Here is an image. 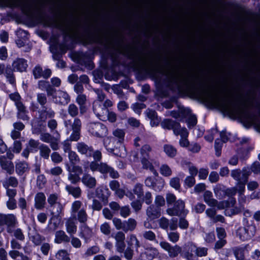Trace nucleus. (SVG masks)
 Here are the masks:
<instances>
[{
	"instance_id": "nucleus-4",
	"label": "nucleus",
	"mask_w": 260,
	"mask_h": 260,
	"mask_svg": "<svg viewBox=\"0 0 260 260\" xmlns=\"http://www.w3.org/2000/svg\"><path fill=\"white\" fill-rule=\"evenodd\" d=\"M159 245L160 247L168 252L170 257H177L182 251V248L178 245L172 246L170 243L166 241H161Z\"/></svg>"
},
{
	"instance_id": "nucleus-46",
	"label": "nucleus",
	"mask_w": 260,
	"mask_h": 260,
	"mask_svg": "<svg viewBox=\"0 0 260 260\" xmlns=\"http://www.w3.org/2000/svg\"><path fill=\"white\" fill-rule=\"evenodd\" d=\"M52 207V213L54 216L61 217L60 214L62 213V211L63 209L62 205L59 203L53 206Z\"/></svg>"
},
{
	"instance_id": "nucleus-57",
	"label": "nucleus",
	"mask_w": 260,
	"mask_h": 260,
	"mask_svg": "<svg viewBox=\"0 0 260 260\" xmlns=\"http://www.w3.org/2000/svg\"><path fill=\"white\" fill-rule=\"evenodd\" d=\"M143 186L142 184L139 183L137 184L134 187V188L133 189L134 192L137 195V196L139 198H141L143 194Z\"/></svg>"
},
{
	"instance_id": "nucleus-18",
	"label": "nucleus",
	"mask_w": 260,
	"mask_h": 260,
	"mask_svg": "<svg viewBox=\"0 0 260 260\" xmlns=\"http://www.w3.org/2000/svg\"><path fill=\"white\" fill-rule=\"evenodd\" d=\"M38 88L42 90H46L48 96L52 95L56 91V90L52 87L48 81L41 80L38 82Z\"/></svg>"
},
{
	"instance_id": "nucleus-33",
	"label": "nucleus",
	"mask_w": 260,
	"mask_h": 260,
	"mask_svg": "<svg viewBox=\"0 0 260 260\" xmlns=\"http://www.w3.org/2000/svg\"><path fill=\"white\" fill-rule=\"evenodd\" d=\"M76 102L80 106V111L81 114L84 113L85 112V104L86 102V97L85 95L83 94H80L78 95L76 99Z\"/></svg>"
},
{
	"instance_id": "nucleus-21",
	"label": "nucleus",
	"mask_w": 260,
	"mask_h": 260,
	"mask_svg": "<svg viewBox=\"0 0 260 260\" xmlns=\"http://www.w3.org/2000/svg\"><path fill=\"white\" fill-rule=\"evenodd\" d=\"M146 213L148 217L151 220L157 218L160 216V209L153 205H151L147 208Z\"/></svg>"
},
{
	"instance_id": "nucleus-19",
	"label": "nucleus",
	"mask_w": 260,
	"mask_h": 260,
	"mask_svg": "<svg viewBox=\"0 0 260 260\" xmlns=\"http://www.w3.org/2000/svg\"><path fill=\"white\" fill-rule=\"evenodd\" d=\"M118 146L114 148H107V150L114 153L115 155L122 157L126 154V150L121 140L117 142Z\"/></svg>"
},
{
	"instance_id": "nucleus-30",
	"label": "nucleus",
	"mask_w": 260,
	"mask_h": 260,
	"mask_svg": "<svg viewBox=\"0 0 260 260\" xmlns=\"http://www.w3.org/2000/svg\"><path fill=\"white\" fill-rule=\"evenodd\" d=\"M189 114V110L183 108H179L177 111H173L170 115L175 118H183L185 117Z\"/></svg>"
},
{
	"instance_id": "nucleus-38",
	"label": "nucleus",
	"mask_w": 260,
	"mask_h": 260,
	"mask_svg": "<svg viewBox=\"0 0 260 260\" xmlns=\"http://www.w3.org/2000/svg\"><path fill=\"white\" fill-rule=\"evenodd\" d=\"M164 151L170 157H174L177 154V149L172 145H165L164 147Z\"/></svg>"
},
{
	"instance_id": "nucleus-43",
	"label": "nucleus",
	"mask_w": 260,
	"mask_h": 260,
	"mask_svg": "<svg viewBox=\"0 0 260 260\" xmlns=\"http://www.w3.org/2000/svg\"><path fill=\"white\" fill-rule=\"evenodd\" d=\"M6 77L11 84L15 83V79L13 73V70L11 68H7L6 69Z\"/></svg>"
},
{
	"instance_id": "nucleus-62",
	"label": "nucleus",
	"mask_w": 260,
	"mask_h": 260,
	"mask_svg": "<svg viewBox=\"0 0 260 260\" xmlns=\"http://www.w3.org/2000/svg\"><path fill=\"white\" fill-rule=\"evenodd\" d=\"M124 257L128 260H131L132 259L133 254H134V251L132 249L131 247L128 246L125 250L124 252Z\"/></svg>"
},
{
	"instance_id": "nucleus-8",
	"label": "nucleus",
	"mask_w": 260,
	"mask_h": 260,
	"mask_svg": "<svg viewBox=\"0 0 260 260\" xmlns=\"http://www.w3.org/2000/svg\"><path fill=\"white\" fill-rule=\"evenodd\" d=\"M161 126L168 129H173L175 135L178 136L179 132L182 129L180 124L170 119H165L161 123Z\"/></svg>"
},
{
	"instance_id": "nucleus-55",
	"label": "nucleus",
	"mask_w": 260,
	"mask_h": 260,
	"mask_svg": "<svg viewBox=\"0 0 260 260\" xmlns=\"http://www.w3.org/2000/svg\"><path fill=\"white\" fill-rule=\"evenodd\" d=\"M116 242H124L125 239V235L123 231L117 232L114 236Z\"/></svg>"
},
{
	"instance_id": "nucleus-1",
	"label": "nucleus",
	"mask_w": 260,
	"mask_h": 260,
	"mask_svg": "<svg viewBox=\"0 0 260 260\" xmlns=\"http://www.w3.org/2000/svg\"><path fill=\"white\" fill-rule=\"evenodd\" d=\"M189 91L192 94L209 101L215 105L220 104L218 94L214 91L204 87L203 85H191L188 87Z\"/></svg>"
},
{
	"instance_id": "nucleus-15",
	"label": "nucleus",
	"mask_w": 260,
	"mask_h": 260,
	"mask_svg": "<svg viewBox=\"0 0 260 260\" xmlns=\"http://www.w3.org/2000/svg\"><path fill=\"white\" fill-rule=\"evenodd\" d=\"M196 246L191 242L185 244L184 256L187 260H196V256L192 253V252H196Z\"/></svg>"
},
{
	"instance_id": "nucleus-37",
	"label": "nucleus",
	"mask_w": 260,
	"mask_h": 260,
	"mask_svg": "<svg viewBox=\"0 0 260 260\" xmlns=\"http://www.w3.org/2000/svg\"><path fill=\"white\" fill-rule=\"evenodd\" d=\"M54 115L55 113L53 110L51 109L47 110L46 108L41 111L40 118L41 120L45 121L48 118H52Z\"/></svg>"
},
{
	"instance_id": "nucleus-3",
	"label": "nucleus",
	"mask_w": 260,
	"mask_h": 260,
	"mask_svg": "<svg viewBox=\"0 0 260 260\" xmlns=\"http://www.w3.org/2000/svg\"><path fill=\"white\" fill-rule=\"evenodd\" d=\"M89 132L98 137L105 136L108 132L106 126L100 122L90 123L88 126Z\"/></svg>"
},
{
	"instance_id": "nucleus-56",
	"label": "nucleus",
	"mask_w": 260,
	"mask_h": 260,
	"mask_svg": "<svg viewBox=\"0 0 260 260\" xmlns=\"http://www.w3.org/2000/svg\"><path fill=\"white\" fill-rule=\"evenodd\" d=\"M131 212V209L128 206H123L120 208V214L124 218H126L128 216L130 215Z\"/></svg>"
},
{
	"instance_id": "nucleus-27",
	"label": "nucleus",
	"mask_w": 260,
	"mask_h": 260,
	"mask_svg": "<svg viewBox=\"0 0 260 260\" xmlns=\"http://www.w3.org/2000/svg\"><path fill=\"white\" fill-rule=\"evenodd\" d=\"M56 101L61 105H65L69 103L70 98L68 94L63 91H58L56 98Z\"/></svg>"
},
{
	"instance_id": "nucleus-51",
	"label": "nucleus",
	"mask_w": 260,
	"mask_h": 260,
	"mask_svg": "<svg viewBox=\"0 0 260 260\" xmlns=\"http://www.w3.org/2000/svg\"><path fill=\"white\" fill-rule=\"evenodd\" d=\"M68 110L69 114L72 117H75L78 114V108L75 104H70Z\"/></svg>"
},
{
	"instance_id": "nucleus-12",
	"label": "nucleus",
	"mask_w": 260,
	"mask_h": 260,
	"mask_svg": "<svg viewBox=\"0 0 260 260\" xmlns=\"http://www.w3.org/2000/svg\"><path fill=\"white\" fill-rule=\"evenodd\" d=\"M158 254V250L155 248H146L142 252L140 257V260H152Z\"/></svg>"
},
{
	"instance_id": "nucleus-35",
	"label": "nucleus",
	"mask_w": 260,
	"mask_h": 260,
	"mask_svg": "<svg viewBox=\"0 0 260 260\" xmlns=\"http://www.w3.org/2000/svg\"><path fill=\"white\" fill-rule=\"evenodd\" d=\"M81 223H85L88 220V215L84 209H81L77 212L76 220Z\"/></svg>"
},
{
	"instance_id": "nucleus-7",
	"label": "nucleus",
	"mask_w": 260,
	"mask_h": 260,
	"mask_svg": "<svg viewBox=\"0 0 260 260\" xmlns=\"http://www.w3.org/2000/svg\"><path fill=\"white\" fill-rule=\"evenodd\" d=\"M93 110L100 119L103 121L107 120L108 110L104 108L102 103L98 101L94 102Z\"/></svg>"
},
{
	"instance_id": "nucleus-53",
	"label": "nucleus",
	"mask_w": 260,
	"mask_h": 260,
	"mask_svg": "<svg viewBox=\"0 0 260 260\" xmlns=\"http://www.w3.org/2000/svg\"><path fill=\"white\" fill-rule=\"evenodd\" d=\"M208 249L206 247H196V254L197 256H205L208 254Z\"/></svg>"
},
{
	"instance_id": "nucleus-48",
	"label": "nucleus",
	"mask_w": 260,
	"mask_h": 260,
	"mask_svg": "<svg viewBox=\"0 0 260 260\" xmlns=\"http://www.w3.org/2000/svg\"><path fill=\"white\" fill-rule=\"evenodd\" d=\"M31 239L35 244L36 245H40L42 242L45 240V238L42 237L38 233H35L31 237Z\"/></svg>"
},
{
	"instance_id": "nucleus-14",
	"label": "nucleus",
	"mask_w": 260,
	"mask_h": 260,
	"mask_svg": "<svg viewBox=\"0 0 260 260\" xmlns=\"http://www.w3.org/2000/svg\"><path fill=\"white\" fill-rule=\"evenodd\" d=\"M27 66V60L22 58H17L12 63L13 70L20 72L26 71Z\"/></svg>"
},
{
	"instance_id": "nucleus-59",
	"label": "nucleus",
	"mask_w": 260,
	"mask_h": 260,
	"mask_svg": "<svg viewBox=\"0 0 260 260\" xmlns=\"http://www.w3.org/2000/svg\"><path fill=\"white\" fill-rule=\"evenodd\" d=\"M58 196L56 194H51L48 198V202L51 207L55 205L58 203L57 202Z\"/></svg>"
},
{
	"instance_id": "nucleus-11",
	"label": "nucleus",
	"mask_w": 260,
	"mask_h": 260,
	"mask_svg": "<svg viewBox=\"0 0 260 260\" xmlns=\"http://www.w3.org/2000/svg\"><path fill=\"white\" fill-rule=\"evenodd\" d=\"M76 217L68 218L65 223L66 231L70 235L75 234L77 231Z\"/></svg>"
},
{
	"instance_id": "nucleus-31",
	"label": "nucleus",
	"mask_w": 260,
	"mask_h": 260,
	"mask_svg": "<svg viewBox=\"0 0 260 260\" xmlns=\"http://www.w3.org/2000/svg\"><path fill=\"white\" fill-rule=\"evenodd\" d=\"M66 189L69 194H72L75 198H78L81 196V189L79 187H74L68 185L66 186Z\"/></svg>"
},
{
	"instance_id": "nucleus-28",
	"label": "nucleus",
	"mask_w": 260,
	"mask_h": 260,
	"mask_svg": "<svg viewBox=\"0 0 260 260\" xmlns=\"http://www.w3.org/2000/svg\"><path fill=\"white\" fill-rule=\"evenodd\" d=\"M204 201L211 207L216 206L217 201L212 198V193L210 191H206L204 194Z\"/></svg>"
},
{
	"instance_id": "nucleus-41",
	"label": "nucleus",
	"mask_w": 260,
	"mask_h": 260,
	"mask_svg": "<svg viewBox=\"0 0 260 260\" xmlns=\"http://www.w3.org/2000/svg\"><path fill=\"white\" fill-rule=\"evenodd\" d=\"M151 151V147L150 145L145 144L143 145L140 150L141 158H149V153Z\"/></svg>"
},
{
	"instance_id": "nucleus-34",
	"label": "nucleus",
	"mask_w": 260,
	"mask_h": 260,
	"mask_svg": "<svg viewBox=\"0 0 260 260\" xmlns=\"http://www.w3.org/2000/svg\"><path fill=\"white\" fill-rule=\"evenodd\" d=\"M68 169L67 170L69 172L68 179L71 183L76 184L79 182L80 180V176L75 173H73L71 171V168L68 165H67Z\"/></svg>"
},
{
	"instance_id": "nucleus-63",
	"label": "nucleus",
	"mask_w": 260,
	"mask_h": 260,
	"mask_svg": "<svg viewBox=\"0 0 260 260\" xmlns=\"http://www.w3.org/2000/svg\"><path fill=\"white\" fill-rule=\"evenodd\" d=\"M51 158L52 160L55 163H59L62 161V156L57 152H53L51 155Z\"/></svg>"
},
{
	"instance_id": "nucleus-25",
	"label": "nucleus",
	"mask_w": 260,
	"mask_h": 260,
	"mask_svg": "<svg viewBox=\"0 0 260 260\" xmlns=\"http://www.w3.org/2000/svg\"><path fill=\"white\" fill-rule=\"evenodd\" d=\"M137 222L135 219L129 218L127 220L124 222L123 231L127 233L128 231H133L136 228Z\"/></svg>"
},
{
	"instance_id": "nucleus-20",
	"label": "nucleus",
	"mask_w": 260,
	"mask_h": 260,
	"mask_svg": "<svg viewBox=\"0 0 260 260\" xmlns=\"http://www.w3.org/2000/svg\"><path fill=\"white\" fill-rule=\"evenodd\" d=\"M70 241V237L62 230H59L55 232L54 242L57 244L62 242L68 243Z\"/></svg>"
},
{
	"instance_id": "nucleus-22",
	"label": "nucleus",
	"mask_w": 260,
	"mask_h": 260,
	"mask_svg": "<svg viewBox=\"0 0 260 260\" xmlns=\"http://www.w3.org/2000/svg\"><path fill=\"white\" fill-rule=\"evenodd\" d=\"M35 207L37 209H42L44 207L46 202V197L44 193L39 192L35 197Z\"/></svg>"
},
{
	"instance_id": "nucleus-64",
	"label": "nucleus",
	"mask_w": 260,
	"mask_h": 260,
	"mask_svg": "<svg viewBox=\"0 0 260 260\" xmlns=\"http://www.w3.org/2000/svg\"><path fill=\"white\" fill-rule=\"evenodd\" d=\"M251 170L254 174H260V164L259 162H254L251 166Z\"/></svg>"
},
{
	"instance_id": "nucleus-40",
	"label": "nucleus",
	"mask_w": 260,
	"mask_h": 260,
	"mask_svg": "<svg viewBox=\"0 0 260 260\" xmlns=\"http://www.w3.org/2000/svg\"><path fill=\"white\" fill-rule=\"evenodd\" d=\"M39 149L41 156L45 159H48L51 152L50 148L46 145H41L39 147Z\"/></svg>"
},
{
	"instance_id": "nucleus-42",
	"label": "nucleus",
	"mask_w": 260,
	"mask_h": 260,
	"mask_svg": "<svg viewBox=\"0 0 260 260\" xmlns=\"http://www.w3.org/2000/svg\"><path fill=\"white\" fill-rule=\"evenodd\" d=\"M248 230L245 228H239L237 232V234L241 240H244L247 239L249 236Z\"/></svg>"
},
{
	"instance_id": "nucleus-58",
	"label": "nucleus",
	"mask_w": 260,
	"mask_h": 260,
	"mask_svg": "<svg viewBox=\"0 0 260 260\" xmlns=\"http://www.w3.org/2000/svg\"><path fill=\"white\" fill-rule=\"evenodd\" d=\"M187 118V123L189 126H194L197 123V118L194 115H192L190 113V111L189 110V114L185 117Z\"/></svg>"
},
{
	"instance_id": "nucleus-17",
	"label": "nucleus",
	"mask_w": 260,
	"mask_h": 260,
	"mask_svg": "<svg viewBox=\"0 0 260 260\" xmlns=\"http://www.w3.org/2000/svg\"><path fill=\"white\" fill-rule=\"evenodd\" d=\"M77 150L81 154L85 155L87 156H91L93 151L91 147L88 146L83 142L77 143Z\"/></svg>"
},
{
	"instance_id": "nucleus-6",
	"label": "nucleus",
	"mask_w": 260,
	"mask_h": 260,
	"mask_svg": "<svg viewBox=\"0 0 260 260\" xmlns=\"http://www.w3.org/2000/svg\"><path fill=\"white\" fill-rule=\"evenodd\" d=\"M250 174V172L246 169L242 171L240 169L233 170L231 172L232 177L239 183H246Z\"/></svg>"
},
{
	"instance_id": "nucleus-32",
	"label": "nucleus",
	"mask_w": 260,
	"mask_h": 260,
	"mask_svg": "<svg viewBox=\"0 0 260 260\" xmlns=\"http://www.w3.org/2000/svg\"><path fill=\"white\" fill-rule=\"evenodd\" d=\"M146 114L148 117L151 119L150 124L152 126H157L158 125L159 120L157 118L155 111L148 110L146 112Z\"/></svg>"
},
{
	"instance_id": "nucleus-5",
	"label": "nucleus",
	"mask_w": 260,
	"mask_h": 260,
	"mask_svg": "<svg viewBox=\"0 0 260 260\" xmlns=\"http://www.w3.org/2000/svg\"><path fill=\"white\" fill-rule=\"evenodd\" d=\"M17 221L15 216L13 214H0V225H7L8 233H12L11 228H13L16 224Z\"/></svg>"
},
{
	"instance_id": "nucleus-50",
	"label": "nucleus",
	"mask_w": 260,
	"mask_h": 260,
	"mask_svg": "<svg viewBox=\"0 0 260 260\" xmlns=\"http://www.w3.org/2000/svg\"><path fill=\"white\" fill-rule=\"evenodd\" d=\"M160 173L165 176H170L172 174L171 168L167 165H163L160 168Z\"/></svg>"
},
{
	"instance_id": "nucleus-54",
	"label": "nucleus",
	"mask_w": 260,
	"mask_h": 260,
	"mask_svg": "<svg viewBox=\"0 0 260 260\" xmlns=\"http://www.w3.org/2000/svg\"><path fill=\"white\" fill-rule=\"evenodd\" d=\"M112 222L116 230H123V227L124 226V222L122 221V220L117 217H114L112 219Z\"/></svg>"
},
{
	"instance_id": "nucleus-60",
	"label": "nucleus",
	"mask_w": 260,
	"mask_h": 260,
	"mask_svg": "<svg viewBox=\"0 0 260 260\" xmlns=\"http://www.w3.org/2000/svg\"><path fill=\"white\" fill-rule=\"evenodd\" d=\"M240 212V209L238 207H231V208H228L225 210V215H229V216H232L234 214H238Z\"/></svg>"
},
{
	"instance_id": "nucleus-9",
	"label": "nucleus",
	"mask_w": 260,
	"mask_h": 260,
	"mask_svg": "<svg viewBox=\"0 0 260 260\" xmlns=\"http://www.w3.org/2000/svg\"><path fill=\"white\" fill-rule=\"evenodd\" d=\"M184 203L181 200L175 202L173 208H169L167 212L171 216H179L183 211Z\"/></svg>"
},
{
	"instance_id": "nucleus-24",
	"label": "nucleus",
	"mask_w": 260,
	"mask_h": 260,
	"mask_svg": "<svg viewBox=\"0 0 260 260\" xmlns=\"http://www.w3.org/2000/svg\"><path fill=\"white\" fill-rule=\"evenodd\" d=\"M61 219V217L55 216L52 217L49 221L48 230L51 232L55 231L59 227Z\"/></svg>"
},
{
	"instance_id": "nucleus-44",
	"label": "nucleus",
	"mask_w": 260,
	"mask_h": 260,
	"mask_svg": "<svg viewBox=\"0 0 260 260\" xmlns=\"http://www.w3.org/2000/svg\"><path fill=\"white\" fill-rule=\"evenodd\" d=\"M100 231L103 234L109 235L111 232V226L108 222H104L100 225Z\"/></svg>"
},
{
	"instance_id": "nucleus-45",
	"label": "nucleus",
	"mask_w": 260,
	"mask_h": 260,
	"mask_svg": "<svg viewBox=\"0 0 260 260\" xmlns=\"http://www.w3.org/2000/svg\"><path fill=\"white\" fill-rule=\"evenodd\" d=\"M68 157L71 164H76L80 161L78 155L72 150L68 153Z\"/></svg>"
},
{
	"instance_id": "nucleus-49",
	"label": "nucleus",
	"mask_w": 260,
	"mask_h": 260,
	"mask_svg": "<svg viewBox=\"0 0 260 260\" xmlns=\"http://www.w3.org/2000/svg\"><path fill=\"white\" fill-rule=\"evenodd\" d=\"M100 251V248L98 246H93L88 248L85 253L86 256H90L92 255L99 253Z\"/></svg>"
},
{
	"instance_id": "nucleus-26",
	"label": "nucleus",
	"mask_w": 260,
	"mask_h": 260,
	"mask_svg": "<svg viewBox=\"0 0 260 260\" xmlns=\"http://www.w3.org/2000/svg\"><path fill=\"white\" fill-rule=\"evenodd\" d=\"M16 173L21 176L29 170L28 165L25 162H18L15 165Z\"/></svg>"
},
{
	"instance_id": "nucleus-10",
	"label": "nucleus",
	"mask_w": 260,
	"mask_h": 260,
	"mask_svg": "<svg viewBox=\"0 0 260 260\" xmlns=\"http://www.w3.org/2000/svg\"><path fill=\"white\" fill-rule=\"evenodd\" d=\"M35 79L43 77L44 79H48L51 75V71L49 69L43 70L40 66H36L32 71Z\"/></svg>"
},
{
	"instance_id": "nucleus-13",
	"label": "nucleus",
	"mask_w": 260,
	"mask_h": 260,
	"mask_svg": "<svg viewBox=\"0 0 260 260\" xmlns=\"http://www.w3.org/2000/svg\"><path fill=\"white\" fill-rule=\"evenodd\" d=\"M0 165L2 168L8 174H12L14 172V166L12 161L8 160L4 156L0 157Z\"/></svg>"
},
{
	"instance_id": "nucleus-39",
	"label": "nucleus",
	"mask_w": 260,
	"mask_h": 260,
	"mask_svg": "<svg viewBox=\"0 0 260 260\" xmlns=\"http://www.w3.org/2000/svg\"><path fill=\"white\" fill-rule=\"evenodd\" d=\"M55 257L59 260H71L69 257V253L67 250L61 249L58 251L55 255Z\"/></svg>"
},
{
	"instance_id": "nucleus-61",
	"label": "nucleus",
	"mask_w": 260,
	"mask_h": 260,
	"mask_svg": "<svg viewBox=\"0 0 260 260\" xmlns=\"http://www.w3.org/2000/svg\"><path fill=\"white\" fill-rule=\"evenodd\" d=\"M179 234L177 232H170L168 234L170 241L173 243H176L179 239Z\"/></svg>"
},
{
	"instance_id": "nucleus-52",
	"label": "nucleus",
	"mask_w": 260,
	"mask_h": 260,
	"mask_svg": "<svg viewBox=\"0 0 260 260\" xmlns=\"http://www.w3.org/2000/svg\"><path fill=\"white\" fill-rule=\"evenodd\" d=\"M38 102L44 108V105L47 103V96L45 93H40L37 95Z\"/></svg>"
},
{
	"instance_id": "nucleus-2",
	"label": "nucleus",
	"mask_w": 260,
	"mask_h": 260,
	"mask_svg": "<svg viewBox=\"0 0 260 260\" xmlns=\"http://www.w3.org/2000/svg\"><path fill=\"white\" fill-rule=\"evenodd\" d=\"M158 72L161 74L167 76L172 82H178L183 81L187 83L186 78L174 68H170L167 70L158 69Z\"/></svg>"
},
{
	"instance_id": "nucleus-29",
	"label": "nucleus",
	"mask_w": 260,
	"mask_h": 260,
	"mask_svg": "<svg viewBox=\"0 0 260 260\" xmlns=\"http://www.w3.org/2000/svg\"><path fill=\"white\" fill-rule=\"evenodd\" d=\"M149 158H141V164L142 167L144 169L149 170L151 171L155 176H157L158 173L154 169V168L152 164L149 160Z\"/></svg>"
},
{
	"instance_id": "nucleus-36",
	"label": "nucleus",
	"mask_w": 260,
	"mask_h": 260,
	"mask_svg": "<svg viewBox=\"0 0 260 260\" xmlns=\"http://www.w3.org/2000/svg\"><path fill=\"white\" fill-rule=\"evenodd\" d=\"M18 184V181L15 177H10L7 178L3 183V185L5 188H8L9 186L14 187H17Z\"/></svg>"
},
{
	"instance_id": "nucleus-47",
	"label": "nucleus",
	"mask_w": 260,
	"mask_h": 260,
	"mask_svg": "<svg viewBox=\"0 0 260 260\" xmlns=\"http://www.w3.org/2000/svg\"><path fill=\"white\" fill-rule=\"evenodd\" d=\"M128 245L130 247L135 245L137 249L139 248L140 246L139 241H138L136 237L133 234L129 235V240L128 241Z\"/></svg>"
},
{
	"instance_id": "nucleus-16",
	"label": "nucleus",
	"mask_w": 260,
	"mask_h": 260,
	"mask_svg": "<svg viewBox=\"0 0 260 260\" xmlns=\"http://www.w3.org/2000/svg\"><path fill=\"white\" fill-rule=\"evenodd\" d=\"M81 181L84 185L90 189L94 188L96 185V179L88 174H84Z\"/></svg>"
},
{
	"instance_id": "nucleus-23",
	"label": "nucleus",
	"mask_w": 260,
	"mask_h": 260,
	"mask_svg": "<svg viewBox=\"0 0 260 260\" xmlns=\"http://www.w3.org/2000/svg\"><path fill=\"white\" fill-rule=\"evenodd\" d=\"M178 135H180L181 137L179 141L180 146L185 147H188L189 145V142L187 139L188 133L186 128L183 127L182 129L179 132Z\"/></svg>"
}]
</instances>
